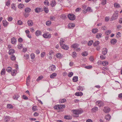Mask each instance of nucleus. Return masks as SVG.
Returning a JSON list of instances; mask_svg holds the SVG:
<instances>
[{
	"mask_svg": "<svg viewBox=\"0 0 122 122\" xmlns=\"http://www.w3.org/2000/svg\"><path fill=\"white\" fill-rule=\"evenodd\" d=\"M98 29L96 28L93 29L92 30V32L94 34L98 32Z\"/></svg>",
	"mask_w": 122,
	"mask_h": 122,
	"instance_id": "30",
	"label": "nucleus"
},
{
	"mask_svg": "<svg viewBox=\"0 0 122 122\" xmlns=\"http://www.w3.org/2000/svg\"><path fill=\"white\" fill-rule=\"evenodd\" d=\"M64 42V41L63 38H61L60 42V45L62 48L65 50H68L69 48V47L67 45L63 44V43Z\"/></svg>",
	"mask_w": 122,
	"mask_h": 122,
	"instance_id": "2",
	"label": "nucleus"
},
{
	"mask_svg": "<svg viewBox=\"0 0 122 122\" xmlns=\"http://www.w3.org/2000/svg\"><path fill=\"white\" fill-rule=\"evenodd\" d=\"M17 24L19 25H21L23 24L21 20H18L17 21Z\"/></svg>",
	"mask_w": 122,
	"mask_h": 122,
	"instance_id": "58",
	"label": "nucleus"
},
{
	"mask_svg": "<svg viewBox=\"0 0 122 122\" xmlns=\"http://www.w3.org/2000/svg\"><path fill=\"white\" fill-rule=\"evenodd\" d=\"M29 13H27L26 12L24 14V16L26 18L27 17L29 16Z\"/></svg>",
	"mask_w": 122,
	"mask_h": 122,
	"instance_id": "62",
	"label": "nucleus"
},
{
	"mask_svg": "<svg viewBox=\"0 0 122 122\" xmlns=\"http://www.w3.org/2000/svg\"><path fill=\"white\" fill-rule=\"evenodd\" d=\"M72 56L74 58L77 55V54L75 51H73L72 52Z\"/></svg>",
	"mask_w": 122,
	"mask_h": 122,
	"instance_id": "56",
	"label": "nucleus"
},
{
	"mask_svg": "<svg viewBox=\"0 0 122 122\" xmlns=\"http://www.w3.org/2000/svg\"><path fill=\"white\" fill-rule=\"evenodd\" d=\"M56 5V1L54 0H52L51 3L50 5L52 7H54Z\"/></svg>",
	"mask_w": 122,
	"mask_h": 122,
	"instance_id": "12",
	"label": "nucleus"
},
{
	"mask_svg": "<svg viewBox=\"0 0 122 122\" xmlns=\"http://www.w3.org/2000/svg\"><path fill=\"white\" fill-rule=\"evenodd\" d=\"M73 113V116L74 117H79V115L83 112V111L81 109H76L72 110L71 111Z\"/></svg>",
	"mask_w": 122,
	"mask_h": 122,
	"instance_id": "1",
	"label": "nucleus"
},
{
	"mask_svg": "<svg viewBox=\"0 0 122 122\" xmlns=\"http://www.w3.org/2000/svg\"><path fill=\"white\" fill-rule=\"evenodd\" d=\"M35 10L36 12L38 13L41 11V9L38 7L36 8L35 9Z\"/></svg>",
	"mask_w": 122,
	"mask_h": 122,
	"instance_id": "28",
	"label": "nucleus"
},
{
	"mask_svg": "<svg viewBox=\"0 0 122 122\" xmlns=\"http://www.w3.org/2000/svg\"><path fill=\"white\" fill-rule=\"evenodd\" d=\"M75 26V25L74 23H70L68 25V27L69 29H73Z\"/></svg>",
	"mask_w": 122,
	"mask_h": 122,
	"instance_id": "10",
	"label": "nucleus"
},
{
	"mask_svg": "<svg viewBox=\"0 0 122 122\" xmlns=\"http://www.w3.org/2000/svg\"><path fill=\"white\" fill-rule=\"evenodd\" d=\"M107 50L106 48H103L102 50V52L103 54L105 55L107 54Z\"/></svg>",
	"mask_w": 122,
	"mask_h": 122,
	"instance_id": "18",
	"label": "nucleus"
},
{
	"mask_svg": "<svg viewBox=\"0 0 122 122\" xmlns=\"http://www.w3.org/2000/svg\"><path fill=\"white\" fill-rule=\"evenodd\" d=\"M92 11L93 10L91 9V8L90 7H87L85 11H84V10H83V13L84 14H86L88 12H92Z\"/></svg>",
	"mask_w": 122,
	"mask_h": 122,
	"instance_id": "7",
	"label": "nucleus"
},
{
	"mask_svg": "<svg viewBox=\"0 0 122 122\" xmlns=\"http://www.w3.org/2000/svg\"><path fill=\"white\" fill-rule=\"evenodd\" d=\"M111 32V31L110 30H107L105 32V34L107 35H108Z\"/></svg>",
	"mask_w": 122,
	"mask_h": 122,
	"instance_id": "48",
	"label": "nucleus"
},
{
	"mask_svg": "<svg viewBox=\"0 0 122 122\" xmlns=\"http://www.w3.org/2000/svg\"><path fill=\"white\" fill-rule=\"evenodd\" d=\"M11 43L13 44H16L17 41L16 39L14 37H12L11 39Z\"/></svg>",
	"mask_w": 122,
	"mask_h": 122,
	"instance_id": "11",
	"label": "nucleus"
},
{
	"mask_svg": "<svg viewBox=\"0 0 122 122\" xmlns=\"http://www.w3.org/2000/svg\"><path fill=\"white\" fill-rule=\"evenodd\" d=\"M11 6L12 9H14V10H16V9L15 4L14 3H12L11 4Z\"/></svg>",
	"mask_w": 122,
	"mask_h": 122,
	"instance_id": "39",
	"label": "nucleus"
},
{
	"mask_svg": "<svg viewBox=\"0 0 122 122\" xmlns=\"http://www.w3.org/2000/svg\"><path fill=\"white\" fill-rule=\"evenodd\" d=\"M43 36L45 38L49 39L51 37V34L49 33H46L43 34Z\"/></svg>",
	"mask_w": 122,
	"mask_h": 122,
	"instance_id": "6",
	"label": "nucleus"
},
{
	"mask_svg": "<svg viewBox=\"0 0 122 122\" xmlns=\"http://www.w3.org/2000/svg\"><path fill=\"white\" fill-rule=\"evenodd\" d=\"M43 78L42 76H39L36 79V81H39L41 80Z\"/></svg>",
	"mask_w": 122,
	"mask_h": 122,
	"instance_id": "55",
	"label": "nucleus"
},
{
	"mask_svg": "<svg viewBox=\"0 0 122 122\" xmlns=\"http://www.w3.org/2000/svg\"><path fill=\"white\" fill-rule=\"evenodd\" d=\"M11 59L12 60L15 61L16 59V58L15 56L14 55L11 56Z\"/></svg>",
	"mask_w": 122,
	"mask_h": 122,
	"instance_id": "54",
	"label": "nucleus"
},
{
	"mask_svg": "<svg viewBox=\"0 0 122 122\" xmlns=\"http://www.w3.org/2000/svg\"><path fill=\"white\" fill-rule=\"evenodd\" d=\"M29 55L28 54H25L24 55V58L25 59L28 60L29 59Z\"/></svg>",
	"mask_w": 122,
	"mask_h": 122,
	"instance_id": "38",
	"label": "nucleus"
},
{
	"mask_svg": "<svg viewBox=\"0 0 122 122\" xmlns=\"http://www.w3.org/2000/svg\"><path fill=\"white\" fill-rule=\"evenodd\" d=\"M37 107L36 106H34L32 108V111H34L37 110Z\"/></svg>",
	"mask_w": 122,
	"mask_h": 122,
	"instance_id": "36",
	"label": "nucleus"
},
{
	"mask_svg": "<svg viewBox=\"0 0 122 122\" xmlns=\"http://www.w3.org/2000/svg\"><path fill=\"white\" fill-rule=\"evenodd\" d=\"M10 117L7 116H5V122H7L10 120Z\"/></svg>",
	"mask_w": 122,
	"mask_h": 122,
	"instance_id": "32",
	"label": "nucleus"
},
{
	"mask_svg": "<svg viewBox=\"0 0 122 122\" xmlns=\"http://www.w3.org/2000/svg\"><path fill=\"white\" fill-rule=\"evenodd\" d=\"M110 110V108L108 107H105L103 110L104 112L105 113H108L109 112Z\"/></svg>",
	"mask_w": 122,
	"mask_h": 122,
	"instance_id": "8",
	"label": "nucleus"
},
{
	"mask_svg": "<svg viewBox=\"0 0 122 122\" xmlns=\"http://www.w3.org/2000/svg\"><path fill=\"white\" fill-rule=\"evenodd\" d=\"M66 100L64 98L61 99L59 100L60 102L61 103H63L66 101Z\"/></svg>",
	"mask_w": 122,
	"mask_h": 122,
	"instance_id": "45",
	"label": "nucleus"
},
{
	"mask_svg": "<svg viewBox=\"0 0 122 122\" xmlns=\"http://www.w3.org/2000/svg\"><path fill=\"white\" fill-rule=\"evenodd\" d=\"M4 27H6L8 25V23L5 20L2 21Z\"/></svg>",
	"mask_w": 122,
	"mask_h": 122,
	"instance_id": "16",
	"label": "nucleus"
},
{
	"mask_svg": "<svg viewBox=\"0 0 122 122\" xmlns=\"http://www.w3.org/2000/svg\"><path fill=\"white\" fill-rule=\"evenodd\" d=\"M111 116L109 115H106L105 116V119L108 120H109L110 119Z\"/></svg>",
	"mask_w": 122,
	"mask_h": 122,
	"instance_id": "35",
	"label": "nucleus"
},
{
	"mask_svg": "<svg viewBox=\"0 0 122 122\" xmlns=\"http://www.w3.org/2000/svg\"><path fill=\"white\" fill-rule=\"evenodd\" d=\"M117 42V40L116 39H114L111 40V43L112 44L114 45L116 44Z\"/></svg>",
	"mask_w": 122,
	"mask_h": 122,
	"instance_id": "20",
	"label": "nucleus"
},
{
	"mask_svg": "<svg viewBox=\"0 0 122 122\" xmlns=\"http://www.w3.org/2000/svg\"><path fill=\"white\" fill-rule=\"evenodd\" d=\"M11 68L10 67H7L6 70L8 72H10L11 71Z\"/></svg>",
	"mask_w": 122,
	"mask_h": 122,
	"instance_id": "46",
	"label": "nucleus"
},
{
	"mask_svg": "<svg viewBox=\"0 0 122 122\" xmlns=\"http://www.w3.org/2000/svg\"><path fill=\"white\" fill-rule=\"evenodd\" d=\"M99 43L100 42L99 41H96L93 44V45L94 46H96L98 45H99Z\"/></svg>",
	"mask_w": 122,
	"mask_h": 122,
	"instance_id": "42",
	"label": "nucleus"
},
{
	"mask_svg": "<svg viewBox=\"0 0 122 122\" xmlns=\"http://www.w3.org/2000/svg\"><path fill=\"white\" fill-rule=\"evenodd\" d=\"M44 9L45 12L46 13H47L48 12L49 10L47 7H46V6H45L44 7Z\"/></svg>",
	"mask_w": 122,
	"mask_h": 122,
	"instance_id": "41",
	"label": "nucleus"
},
{
	"mask_svg": "<svg viewBox=\"0 0 122 122\" xmlns=\"http://www.w3.org/2000/svg\"><path fill=\"white\" fill-rule=\"evenodd\" d=\"M44 4L46 6H49L50 5V4L47 0H45L44 2Z\"/></svg>",
	"mask_w": 122,
	"mask_h": 122,
	"instance_id": "29",
	"label": "nucleus"
},
{
	"mask_svg": "<svg viewBox=\"0 0 122 122\" xmlns=\"http://www.w3.org/2000/svg\"><path fill=\"white\" fill-rule=\"evenodd\" d=\"M75 94L76 96H81L83 95V93L81 92H76Z\"/></svg>",
	"mask_w": 122,
	"mask_h": 122,
	"instance_id": "21",
	"label": "nucleus"
},
{
	"mask_svg": "<svg viewBox=\"0 0 122 122\" xmlns=\"http://www.w3.org/2000/svg\"><path fill=\"white\" fill-rule=\"evenodd\" d=\"M91 110L92 112H95L97 111L98 108L97 107H96L92 108Z\"/></svg>",
	"mask_w": 122,
	"mask_h": 122,
	"instance_id": "26",
	"label": "nucleus"
},
{
	"mask_svg": "<svg viewBox=\"0 0 122 122\" xmlns=\"http://www.w3.org/2000/svg\"><path fill=\"white\" fill-rule=\"evenodd\" d=\"M96 104L99 107L103 106L104 105V102L101 101H98L96 102Z\"/></svg>",
	"mask_w": 122,
	"mask_h": 122,
	"instance_id": "5",
	"label": "nucleus"
},
{
	"mask_svg": "<svg viewBox=\"0 0 122 122\" xmlns=\"http://www.w3.org/2000/svg\"><path fill=\"white\" fill-rule=\"evenodd\" d=\"M10 4V0H8L7 1L6 3V5L8 6H9Z\"/></svg>",
	"mask_w": 122,
	"mask_h": 122,
	"instance_id": "47",
	"label": "nucleus"
},
{
	"mask_svg": "<svg viewBox=\"0 0 122 122\" xmlns=\"http://www.w3.org/2000/svg\"><path fill=\"white\" fill-rule=\"evenodd\" d=\"M114 7H115L119 8L120 7V5L117 3H116L114 4Z\"/></svg>",
	"mask_w": 122,
	"mask_h": 122,
	"instance_id": "52",
	"label": "nucleus"
},
{
	"mask_svg": "<svg viewBox=\"0 0 122 122\" xmlns=\"http://www.w3.org/2000/svg\"><path fill=\"white\" fill-rule=\"evenodd\" d=\"M50 68L51 69V70L52 71H54L55 70L56 68L55 66L53 65H52L50 67Z\"/></svg>",
	"mask_w": 122,
	"mask_h": 122,
	"instance_id": "37",
	"label": "nucleus"
},
{
	"mask_svg": "<svg viewBox=\"0 0 122 122\" xmlns=\"http://www.w3.org/2000/svg\"><path fill=\"white\" fill-rule=\"evenodd\" d=\"M30 57L31 59H34L35 57V56L34 54L33 53L31 54L30 55Z\"/></svg>",
	"mask_w": 122,
	"mask_h": 122,
	"instance_id": "59",
	"label": "nucleus"
},
{
	"mask_svg": "<svg viewBox=\"0 0 122 122\" xmlns=\"http://www.w3.org/2000/svg\"><path fill=\"white\" fill-rule=\"evenodd\" d=\"M7 107L9 109H12L13 107V106L10 104H8L7 105Z\"/></svg>",
	"mask_w": 122,
	"mask_h": 122,
	"instance_id": "33",
	"label": "nucleus"
},
{
	"mask_svg": "<svg viewBox=\"0 0 122 122\" xmlns=\"http://www.w3.org/2000/svg\"><path fill=\"white\" fill-rule=\"evenodd\" d=\"M5 68H3L1 72V75H4L5 74Z\"/></svg>",
	"mask_w": 122,
	"mask_h": 122,
	"instance_id": "25",
	"label": "nucleus"
},
{
	"mask_svg": "<svg viewBox=\"0 0 122 122\" xmlns=\"http://www.w3.org/2000/svg\"><path fill=\"white\" fill-rule=\"evenodd\" d=\"M35 34L36 36H38L41 35L42 32L41 31L37 30L35 32Z\"/></svg>",
	"mask_w": 122,
	"mask_h": 122,
	"instance_id": "9",
	"label": "nucleus"
},
{
	"mask_svg": "<svg viewBox=\"0 0 122 122\" xmlns=\"http://www.w3.org/2000/svg\"><path fill=\"white\" fill-rule=\"evenodd\" d=\"M88 55V53L87 52L85 51L82 53L81 55L82 56H86Z\"/></svg>",
	"mask_w": 122,
	"mask_h": 122,
	"instance_id": "43",
	"label": "nucleus"
},
{
	"mask_svg": "<svg viewBox=\"0 0 122 122\" xmlns=\"http://www.w3.org/2000/svg\"><path fill=\"white\" fill-rule=\"evenodd\" d=\"M19 97L20 96L19 95L15 94L13 96V98L14 99L17 100L19 98Z\"/></svg>",
	"mask_w": 122,
	"mask_h": 122,
	"instance_id": "31",
	"label": "nucleus"
},
{
	"mask_svg": "<svg viewBox=\"0 0 122 122\" xmlns=\"http://www.w3.org/2000/svg\"><path fill=\"white\" fill-rule=\"evenodd\" d=\"M78 90L79 91H82L83 90V88L81 86H79L78 88Z\"/></svg>",
	"mask_w": 122,
	"mask_h": 122,
	"instance_id": "63",
	"label": "nucleus"
},
{
	"mask_svg": "<svg viewBox=\"0 0 122 122\" xmlns=\"http://www.w3.org/2000/svg\"><path fill=\"white\" fill-rule=\"evenodd\" d=\"M18 47L19 49H21L22 48V45L21 44H20L18 45Z\"/></svg>",
	"mask_w": 122,
	"mask_h": 122,
	"instance_id": "61",
	"label": "nucleus"
},
{
	"mask_svg": "<svg viewBox=\"0 0 122 122\" xmlns=\"http://www.w3.org/2000/svg\"><path fill=\"white\" fill-rule=\"evenodd\" d=\"M27 23L28 25L30 26H31L33 25V23L31 20H28Z\"/></svg>",
	"mask_w": 122,
	"mask_h": 122,
	"instance_id": "13",
	"label": "nucleus"
},
{
	"mask_svg": "<svg viewBox=\"0 0 122 122\" xmlns=\"http://www.w3.org/2000/svg\"><path fill=\"white\" fill-rule=\"evenodd\" d=\"M51 24V22L49 21H48L46 22V24L47 26L50 25Z\"/></svg>",
	"mask_w": 122,
	"mask_h": 122,
	"instance_id": "57",
	"label": "nucleus"
},
{
	"mask_svg": "<svg viewBox=\"0 0 122 122\" xmlns=\"http://www.w3.org/2000/svg\"><path fill=\"white\" fill-rule=\"evenodd\" d=\"M78 77L77 76H75L72 79V80L74 82H76L78 81Z\"/></svg>",
	"mask_w": 122,
	"mask_h": 122,
	"instance_id": "27",
	"label": "nucleus"
},
{
	"mask_svg": "<svg viewBox=\"0 0 122 122\" xmlns=\"http://www.w3.org/2000/svg\"><path fill=\"white\" fill-rule=\"evenodd\" d=\"M31 10V9L29 7H26L25 9V12L27 13H29L30 12Z\"/></svg>",
	"mask_w": 122,
	"mask_h": 122,
	"instance_id": "17",
	"label": "nucleus"
},
{
	"mask_svg": "<svg viewBox=\"0 0 122 122\" xmlns=\"http://www.w3.org/2000/svg\"><path fill=\"white\" fill-rule=\"evenodd\" d=\"M81 8H77L76 9L75 11L76 12H79L80 11H81Z\"/></svg>",
	"mask_w": 122,
	"mask_h": 122,
	"instance_id": "60",
	"label": "nucleus"
},
{
	"mask_svg": "<svg viewBox=\"0 0 122 122\" xmlns=\"http://www.w3.org/2000/svg\"><path fill=\"white\" fill-rule=\"evenodd\" d=\"M68 17L69 19L71 20H74L76 19L75 15L72 14H69L68 15Z\"/></svg>",
	"mask_w": 122,
	"mask_h": 122,
	"instance_id": "4",
	"label": "nucleus"
},
{
	"mask_svg": "<svg viewBox=\"0 0 122 122\" xmlns=\"http://www.w3.org/2000/svg\"><path fill=\"white\" fill-rule=\"evenodd\" d=\"M56 56L57 58H61L63 57V55L60 53H58L56 54Z\"/></svg>",
	"mask_w": 122,
	"mask_h": 122,
	"instance_id": "14",
	"label": "nucleus"
},
{
	"mask_svg": "<svg viewBox=\"0 0 122 122\" xmlns=\"http://www.w3.org/2000/svg\"><path fill=\"white\" fill-rule=\"evenodd\" d=\"M107 1L106 0H102L101 4L102 5H104L106 4L107 3Z\"/></svg>",
	"mask_w": 122,
	"mask_h": 122,
	"instance_id": "50",
	"label": "nucleus"
},
{
	"mask_svg": "<svg viewBox=\"0 0 122 122\" xmlns=\"http://www.w3.org/2000/svg\"><path fill=\"white\" fill-rule=\"evenodd\" d=\"M64 118L66 119L71 120L72 119V117L70 116L66 115L64 116Z\"/></svg>",
	"mask_w": 122,
	"mask_h": 122,
	"instance_id": "23",
	"label": "nucleus"
},
{
	"mask_svg": "<svg viewBox=\"0 0 122 122\" xmlns=\"http://www.w3.org/2000/svg\"><path fill=\"white\" fill-rule=\"evenodd\" d=\"M57 75V74L56 73H54L51 75L50 77L51 78H54Z\"/></svg>",
	"mask_w": 122,
	"mask_h": 122,
	"instance_id": "19",
	"label": "nucleus"
},
{
	"mask_svg": "<svg viewBox=\"0 0 122 122\" xmlns=\"http://www.w3.org/2000/svg\"><path fill=\"white\" fill-rule=\"evenodd\" d=\"M79 46V45L77 43H75L72 44L71 46V47L74 49H76Z\"/></svg>",
	"mask_w": 122,
	"mask_h": 122,
	"instance_id": "15",
	"label": "nucleus"
},
{
	"mask_svg": "<svg viewBox=\"0 0 122 122\" xmlns=\"http://www.w3.org/2000/svg\"><path fill=\"white\" fill-rule=\"evenodd\" d=\"M65 107V106L64 105H58L55 106L54 108L55 109H60L64 108Z\"/></svg>",
	"mask_w": 122,
	"mask_h": 122,
	"instance_id": "3",
	"label": "nucleus"
},
{
	"mask_svg": "<svg viewBox=\"0 0 122 122\" xmlns=\"http://www.w3.org/2000/svg\"><path fill=\"white\" fill-rule=\"evenodd\" d=\"M108 62L106 61H104L102 62V64L103 66H106L108 65Z\"/></svg>",
	"mask_w": 122,
	"mask_h": 122,
	"instance_id": "24",
	"label": "nucleus"
},
{
	"mask_svg": "<svg viewBox=\"0 0 122 122\" xmlns=\"http://www.w3.org/2000/svg\"><path fill=\"white\" fill-rule=\"evenodd\" d=\"M14 50L13 49H10L9 51V54L10 55H11L14 53Z\"/></svg>",
	"mask_w": 122,
	"mask_h": 122,
	"instance_id": "44",
	"label": "nucleus"
},
{
	"mask_svg": "<svg viewBox=\"0 0 122 122\" xmlns=\"http://www.w3.org/2000/svg\"><path fill=\"white\" fill-rule=\"evenodd\" d=\"M22 97L25 100H27L28 99V97L25 95H23Z\"/></svg>",
	"mask_w": 122,
	"mask_h": 122,
	"instance_id": "64",
	"label": "nucleus"
},
{
	"mask_svg": "<svg viewBox=\"0 0 122 122\" xmlns=\"http://www.w3.org/2000/svg\"><path fill=\"white\" fill-rule=\"evenodd\" d=\"M73 74L72 72H69L68 74V76L69 77H71L73 75Z\"/></svg>",
	"mask_w": 122,
	"mask_h": 122,
	"instance_id": "49",
	"label": "nucleus"
},
{
	"mask_svg": "<svg viewBox=\"0 0 122 122\" xmlns=\"http://www.w3.org/2000/svg\"><path fill=\"white\" fill-rule=\"evenodd\" d=\"M24 5L21 4H20L18 5V8L20 9H22L23 8Z\"/></svg>",
	"mask_w": 122,
	"mask_h": 122,
	"instance_id": "40",
	"label": "nucleus"
},
{
	"mask_svg": "<svg viewBox=\"0 0 122 122\" xmlns=\"http://www.w3.org/2000/svg\"><path fill=\"white\" fill-rule=\"evenodd\" d=\"M118 16V15L117 13H115L112 16V18L114 19L115 20L117 18Z\"/></svg>",
	"mask_w": 122,
	"mask_h": 122,
	"instance_id": "22",
	"label": "nucleus"
},
{
	"mask_svg": "<svg viewBox=\"0 0 122 122\" xmlns=\"http://www.w3.org/2000/svg\"><path fill=\"white\" fill-rule=\"evenodd\" d=\"M93 42V41L92 40H91L89 41L88 43V45L89 46H91L92 45Z\"/></svg>",
	"mask_w": 122,
	"mask_h": 122,
	"instance_id": "53",
	"label": "nucleus"
},
{
	"mask_svg": "<svg viewBox=\"0 0 122 122\" xmlns=\"http://www.w3.org/2000/svg\"><path fill=\"white\" fill-rule=\"evenodd\" d=\"M102 34L100 33H97L96 35V37L97 38H100L102 36Z\"/></svg>",
	"mask_w": 122,
	"mask_h": 122,
	"instance_id": "34",
	"label": "nucleus"
},
{
	"mask_svg": "<svg viewBox=\"0 0 122 122\" xmlns=\"http://www.w3.org/2000/svg\"><path fill=\"white\" fill-rule=\"evenodd\" d=\"M87 7V6L85 5H82V11L83 12V10H84L85 11L86 9V8Z\"/></svg>",
	"mask_w": 122,
	"mask_h": 122,
	"instance_id": "51",
	"label": "nucleus"
}]
</instances>
